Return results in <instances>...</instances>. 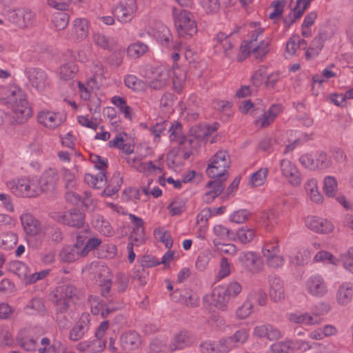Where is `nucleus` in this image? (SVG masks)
Wrapping results in <instances>:
<instances>
[{"label": "nucleus", "mask_w": 353, "mask_h": 353, "mask_svg": "<svg viewBox=\"0 0 353 353\" xmlns=\"http://www.w3.org/2000/svg\"><path fill=\"white\" fill-rule=\"evenodd\" d=\"M5 104L12 112L11 118L8 114L3 112V122L10 125L22 124L32 114V110L27 100L26 94L18 88H15L4 99Z\"/></svg>", "instance_id": "obj_1"}, {"label": "nucleus", "mask_w": 353, "mask_h": 353, "mask_svg": "<svg viewBox=\"0 0 353 353\" xmlns=\"http://www.w3.org/2000/svg\"><path fill=\"white\" fill-rule=\"evenodd\" d=\"M172 13L175 27L180 37H192L197 32L196 23L192 12L174 7Z\"/></svg>", "instance_id": "obj_2"}, {"label": "nucleus", "mask_w": 353, "mask_h": 353, "mask_svg": "<svg viewBox=\"0 0 353 353\" xmlns=\"http://www.w3.org/2000/svg\"><path fill=\"white\" fill-rule=\"evenodd\" d=\"M206 169L207 175L212 179L224 177L228 179V170L230 166V157L226 150H219L209 159Z\"/></svg>", "instance_id": "obj_3"}, {"label": "nucleus", "mask_w": 353, "mask_h": 353, "mask_svg": "<svg viewBox=\"0 0 353 353\" xmlns=\"http://www.w3.org/2000/svg\"><path fill=\"white\" fill-rule=\"evenodd\" d=\"M51 217L63 225L77 229L84 228L87 225L84 212L76 208L69 209L64 212H54Z\"/></svg>", "instance_id": "obj_4"}, {"label": "nucleus", "mask_w": 353, "mask_h": 353, "mask_svg": "<svg viewBox=\"0 0 353 353\" xmlns=\"http://www.w3.org/2000/svg\"><path fill=\"white\" fill-rule=\"evenodd\" d=\"M299 161L303 167L311 170H325L332 164L330 158L324 152L303 154Z\"/></svg>", "instance_id": "obj_5"}, {"label": "nucleus", "mask_w": 353, "mask_h": 353, "mask_svg": "<svg viewBox=\"0 0 353 353\" xmlns=\"http://www.w3.org/2000/svg\"><path fill=\"white\" fill-rule=\"evenodd\" d=\"M136 0H121L112 9V14L119 21L130 22L137 11Z\"/></svg>", "instance_id": "obj_6"}, {"label": "nucleus", "mask_w": 353, "mask_h": 353, "mask_svg": "<svg viewBox=\"0 0 353 353\" xmlns=\"http://www.w3.org/2000/svg\"><path fill=\"white\" fill-rule=\"evenodd\" d=\"M10 22L21 28L32 26L35 21V15L31 10L26 8H19L8 13Z\"/></svg>", "instance_id": "obj_7"}, {"label": "nucleus", "mask_w": 353, "mask_h": 353, "mask_svg": "<svg viewBox=\"0 0 353 353\" xmlns=\"http://www.w3.org/2000/svg\"><path fill=\"white\" fill-rule=\"evenodd\" d=\"M241 264L253 274L259 272L263 268L261 258L254 252H243L239 256Z\"/></svg>", "instance_id": "obj_8"}, {"label": "nucleus", "mask_w": 353, "mask_h": 353, "mask_svg": "<svg viewBox=\"0 0 353 353\" xmlns=\"http://www.w3.org/2000/svg\"><path fill=\"white\" fill-rule=\"evenodd\" d=\"M307 292L313 296L323 297L327 292V286L323 278L319 275H312L305 282Z\"/></svg>", "instance_id": "obj_9"}, {"label": "nucleus", "mask_w": 353, "mask_h": 353, "mask_svg": "<svg viewBox=\"0 0 353 353\" xmlns=\"http://www.w3.org/2000/svg\"><path fill=\"white\" fill-rule=\"evenodd\" d=\"M26 74L31 85L39 92L44 90L48 85L47 75L40 68H28L26 70Z\"/></svg>", "instance_id": "obj_10"}, {"label": "nucleus", "mask_w": 353, "mask_h": 353, "mask_svg": "<svg viewBox=\"0 0 353 353\" xmlns=\"http://www.w3.org/2000/svg\"><path fill=\"white\" fill-rule=\"evenodd\" d=\"M90 325V316L88 313H83L79 321L72 327L69 333V339L72 341L81 339L88 332Z\"/></svg>", "instance_id": "obj_11"}, {"label": "nucleus", "mask_w": 353, "mask_h": 353, "mask_svg": "<svg viewBox=\"0 0 353 353\" xmlns=\"http://www.w3.org/2000/svg\"><path fill=\"white\" fill-rule=\"evenodd\" d=\"M172 301L184 303L190 307H196L199 303V296L192 290L188 288L176 289L170 294Z\"/></svg>", "instance_id": "obj_12"}, {"label": "nucleus", "mask_w": 353, "mask_h": 353, "mask_svg": "<svg viewBox=\"0 0 353 353\" xmlns=\"http://www.w3.org/2000/svg\"><path fill=\"white\" fill-rule=\"evenodd\" d=\"M203 353H228L232 347L231 339H221L218 342L205 341L200 345Z\"/></svg>", "instance_id": "obj_13"}, {"label": "nucleus", "mask_w": 353, "mask_h": 353, "mask_svg": "<svg viewBox=\"0 0 353 353\" xmlns=\"http://www.w3.org/2000/svg\"><path fill=\"white\" fill-rule=\"evenodd\" d=\"M280 166L283 175L291 185L297 186L301 184V174L294 164L289 160L283 159L280 162Z\"/></svg>", "instance_id": "obj_14"}, {"label": "nucleus", "mask_w": 353, "mask_h": 353, "mask_svg": "<svg viewBox=\"0 0 353 353\" xmlns=\"http://www.w3.org/2000/svg\"><path fill=\"white\" fill-rule=\"evenodd\" d=\"M58 180L57 172L56 170L50 168L46 170L41 175L39 181V189L40 193L52 192Z\"/></svg>", "instance_id": "obj_15"}, {"label": "nucleus", "mask_w": 353, "mask_h": 353, "mask_svg": "<svg viewBox=\"0 0 353 353\" xmlns=\"http://www.w3.org/2000/svg\"><path fill=\"white\" fill-rule=\"evenodd\" d=\"M270 285L269 295L274 302H279L285 297V289L283 283L276 275L271 274L268 276Z\"/></svg>", "instance_id": "obj_16"}, {"label": "nucleus", "mask_w": 353, "mask_h": 353, "mask_svg": "<svg viewBox=\"0 0 353 353\" xmlns=\"http://www.w3.org/2000/svg\"><path fill=\"white\" fill-rule=\"evenodd\" d=\"M305 225L309 229L318 233H328L333 229L330 221L316 216H307Z\"/></svg>", "instance_id": "obj_17"}, {"label": "nucleus", "mask_w": 353, "mask_h": 353, "mask_svg": "<svg viewBox=\"0 0 353 353\" xmlns=\"http://www.w3.org/2000/svg\"><path fill=\"white\" fill-rule=\"evenodd\" d=\"M78 294V289L74 285L69 283L59 285L52 292V299L66 301H70L72 299L77 297Z\"/></svg>", "instance_id": "obj_18"}, {"label": "nucleus", "mask_w": 353, "mask_h": 353, "mask_svg": "<svg viewBox=\"0 0 353 353\" xmlns=\"http://www.w3.org/2000/svg\"><path fill=\"white\" fill-rule=\"evenodd\" d=\"M37 121L39 123L50 129L56 128L63 121L62 118L59 117V113L50 111L40 112L37 116Z\"/></svg>", "instance_id": "obj_19"}, {"label": "nucleus", "mask_w": 353, "mask_h": 353, "mask_svg": "<svg viewBox=\"0 0 353 353\" xmlns=\"http://www.w3.org/2000/svg\"><path fill=\"white\" fill-rule=\"evenodd\" d=\"M194 341L192 335L188 331H181L174 336L170 345V350L172 352L183 349L192 345Z\"/></svg>", "instance_id": "obj_20"}, {"label": "nucleus", "mask_w": 353, "mask_h": 353, "mask_svg": "<svg viewBox=\"0 0 353 353\" xmlns=\"http://www.w3.org/2000/svg\"><path fill=\"white\" fill-rule=\"evenodd\" d=\"M83 256L81 248L74 244L64 246L59 254L60 261L65 263H72Z\"/></svg>", "instance_id": "obj_21"}, {"label": "nucleus", "mask_w": 353, "mask_h": 353, "mask_svg": "<svg viewBox=\"0 0 353 353\" xmlns=\"http://www.w3.org/2000/svg\"><path fill=\"white\" fill-rule=\"evenodd\" d=\"M212 299L216 308L222 310H226L230 297L225 290V286L219 285L214 288L212 294Z\"/></svg>", "instance_id": "obj_22"}, {"label": "nucleus", "mask_w": 353, "mask_h": 353, "mask_svg": "<svg viewBox=\"0 0 353 353\" xmlns=\"http://www.w3.org/2000/svg\"><path fill=\"white\" fill-rule=\"evenodd\" d=\"M254 334L258 338H267L270 341L276 340L281 336L280 331L271 325L256 326L254 328Z\"/></svg>", "instance_id": "obj_23"}, {"label": "nucleus", "mask_w": 353, "mask_h": 353, "mask_svg": "<svg viewBox=\"0 0 353 353\" xmlns=\"http://www.w3.org/2000/svg\"><path fill=\"white\" fill-rule=\"evenodd\" d=\"M21 221L26 233L34 236L37 234L41 229L40 222L30 214L21 216Z\"/></svg>", "instance_id": "obj_24"}, {"label": "nucleus", "mask_w": 353, "mask_h": 353, "mask_svg": "<svg viewBox=\"0 0 353 353\" xmlns=\"http://www.w3.org/2000/svg\"><path fill=\"white\" fill-rule=\"evenodd\" d=\"M353 297V284L352 283H342L336 293L337 302L341 305H346Z\"/></svg>", "instance_id": "obj_25"}, {"label": "nucleus", "mask_w": 353, "mask_h": 353, "mask_svg": "<svg viewBox=\"0 0 353 353\" xmlns=\"http://www.w3.org/2000/svg\"><path fill=\"white\" fill-rule=\"evenodd\" d=\"M107 172H99L97 175L86 174L84 177L85 182L95 189H100L107 183Z\"/></svg>", "instance_id": "obj_26"}, {"label": "nucleus", "mask_w": 353, "mask_h": 353, "mask_svg": "<svg viewBox=\"0 0 353 353\" xmlns=\"http://www.w3.org/2000/svg\"><path fill=\"white\" fill-rule=\"evenodd\" d=\"M123 183V178L121 176L120 172L114 174L110 179V184L107 185L101 193L103 196H111L116 194L120 189Z\"/></svg>", "instance_id": "obj_27"}, {"label": "nucleus", "mask_w": 353, "mask_h": 353, "mask_svg": "<svg viewBox=\"0 0 353 353\" xmlns=\"http://www.w3.org/2000/svg\"><path fill=\"white\" fill-rule=\"evenodd\" d=\"M74 30L78 40H83L88 34V22L85 19H76L73 22Z\"/></svg>", "instance_id": "obj_28"}, {"label": "nucleus", "mask_w": 353, "mask_h": 353, "mask_svg": "<svg viewBox=\"0 0 353 353\" xmlns=\"http://www.w3.org/2000/svg\"><path fill=\"white\" fill-rule=\"evenodd\" d=\"M158 74V77L149 83V88L152 90H162L168 83L169 74L167 70L162 69L159 72Z\"/></svg>", "instance_id": "obj_29"}, {"label": "nucleus", "mask_w": 353, "mask_h": 353, "mask_svg": "<svg viewBox=\"0 0 353 353\" xmlns=\"http://www.w3.org/2000/svg\"><path fill=\"white\" fill-rule=\"evenodd\" d=\"M10 270L26 283L30 272L28 267L24 263L21 261H14L11 263L10 265Z\"/></svg>", "instance_id": "obj_30"}, {"label": "nucleus", "mask_w": 353, "mask_h": 353, "mask_svg": "<svg viewBox=\"0 0 353 353\" xmlns=\"http://www.w3.org/2000/svg\"><path fill=\"white\" fill-rule=\"evenodd\" d=\"M290 321L298 324L314 325L318 323L317 320H314V317L308 313L295 314L292 313L288 316Z\"/></svg>", "instance_id": "obj_31"}, {"label": "nucleus", "mask_w": 353, "mask_h": 353, "mask_svg": "<svg viewBox=\"0 0 353 353\" xmlns=\"http://www.w3.org/2000/svg\"><path fill=\"white\" fill-rule=\"evenodd\" d=\"M182 125L179 122L172 123L169 121L168 125L167 134H170L169 137L172 141H176L180 144L183 143V138L181 137Z\"/></svg>", "instance_id": "obj_32"}, {"label": "nucleus", "mask_w": 353, "mask_h": 353, "mask_svg": "<svg viewBox=\"0 0 353 353\" xmlns=\"http://www.w3.org/2000/svg\"><path fill=\"white\" fill-rule=\"evenodd\" d=\"M154 236L159 241L163 243L167 249H170L173 245V240L168 231L162 228H157L154 230Z\"/></svg>", "instance_id": "obj_33"}, {"label": "nucleus", "mask_w": 353, "mask_h": 353, "mask_svg": "<svg viewBox=\"0 0 353 353\" xmlns=\"http://www.w3.org/2000/svg\"><path fill=\"white\" fill-rule=\"evenodd\" d=\"M26 179H19L12 180L7 183V187L11 190L12 192L18 196H22V194H26L25 189L27 187Z\"/></svg>", "instance_id": "obj_34"}, {"label": "nucleus", "mask_w": 353, "mask_h": 353, "mask_svg": "<svg viewBox=\"0 0 353 353\" xmlns=\"http://www.w3.org/2000/svg\"><path fill=\"white\" fill-rule=\"evenodd\" d=\"M213 179L214 180H211L207 183L205 188H211L209 192L218 197L223 192L225 188L224 182L227 179H224V177L215 178Z\"/></svg>", "instance_id": "obj_35"}, {"label": "nucleus", "mask_w": 353, "mask_h": 353, "mask_svg": "<svg viewBox=\"0 0 353 353\" xmlns=\"http://www.w3.org/2000/svg\"><path fill=\"white\" fill-rule=\"evenodd\" d=\"M78 71V67L74 63H68L60 67L59 76L64 81L74 78Z\"/></svg>", "instance_id": "obj_36"}, {"label": "nucleus", "mask_w": 353, "mask_h": 353, "mask_svg": "<svg viewBox=\"0 0 353 353\" xmlns=\"http://www.w3.org/2000/svg\"><path fill=\"white\" fill-rule=\"evenodd\" d=\"M186 199H175L168 206L170 215L177 216L181 214L186 210Z\"/></svg>", "instance_id": "obj_37"}, {"label": "nucleus", "mask_w": 353, "mask_h": 353, "mask_svg": "<svg viewBox=\"0 0 353 353\" xmlns=\"http://www.w3.org/2000/svg\"><path fill=\"white\" fill-rule=\"evenodd\" d=\"M70 17L65 12H57L53 14L52 22L55 28L59 30H63L68 25Z\"/></svg>", "instance_id": "obj_38"}, {"label": "nucleus", "mask_w": 353, "mask_h": 353, "mask_svg": "<svg viewBox=\"0 0 353 353\" xmlns=\"http://www.w3.org/2000/svg\"><path fill=\"white\" fill-rule=\"evenodd\" d=\"M148 50V46L141 42L130 44L127 50L128 56L136 59L144 54Z\"/></svg>", "instance_id": "obj_39"}, {"label": "nucleus", "mask_w": 353, "mask_h": 353, "mask_svg": "<svg viewBox=\"0 0 353 353\" xmlns=\"http://www.w3.org/2000/svg\"><path fill=\"white\" fill-rule=\"evenodd\" d=\"M337 181L335 177L327 176L324 179L323 191L328 197H334L337 191Z\"/></svg>", "instance_id": "obj_40"}, {"label": "nucleus", "mask_w": 353, "mask_h": 353, "mask_svg": "<svg viewBox=\"0 0 353 353\" xmlns=\"http://www.w3.org/2000/svg\"><path fill=\"white\" fill-rule=\"evenodd\" d=\"M26 308L32 310V312H30L31 314L37 313L43 314L46 311L43 301L39 297L32 298L26 305Z\"/></svg>", "instance_id": "obj_41"}, {"label": "nucleus", "mask_w": 353, "mask_h": 353, "mask_svg": "<svg viewBox=\"0 0 353 353\" xmlns=\"http://www.w3.org/2000/svg\"><path fill=\"white\" fill-rule=\"evenodd\" d=\"M253 310V302L247 297L243 303L236 310V316L239 319H245L248 317Z\"/></svg>", "instance_id": "obj_42"}, {"label": "nucleus", "mask_w": 353, "mask_h": 353, "mask_svg": "<svg viewBox=\"0 0 353 353\" xmlns=\"http://www.w3.org/2000/svg\"><path fill=\"white\" fill-rule=\"evenodd\" d=\"M269 45V42L261 41L257 46L250 48V54L253 53L256 59L262 60L270 51Z\"/></svg>", "instance_id": "obj_43"}, {"label": "nucleus", "mask_w": 353, "mask_h": 353, "mask_svg": "<svg viewBox=\"0 0 353 353\" xmlns=\"http://www.w3.org/2000/svg\"><path fill=\"white\" fill-rule=\"evenodd\" d=\"M261 219L268 230H270L277 222V213L274 210L263 211Z\"/></svg>", "instance_id": "obj_44"}, {"label": "nucleus", "mask_w": 353, "mask_h": 353, "mask_svg": "<svg viewBox=\"0 0 353 353\" xmlns=\"http://www.w3.org/2000/svg\"><path fill=\"white\" fill-rule=\"evenodd\" d=\"M234 233L235 237L242 243H249L255 236L254 230L251 228H241Z\"/></svg>", "instance_id": "obj_45"}, {"label": "nucleus", "mask_w": 353, "mask_h": 353, "mask_svg": "<svg viewBox=\"0 0 353 353\" xmlns=\"http://www.w3.org/2000/svg\"><path fill=\"white\" fill-rule=\"evenodd\" d=\"M214 233L216 236L221 239L232 240L235 239V233L232 230L225 228V226L219 224L216 225L213 229Z\"/></svg>", "instance_id": "obj_46"}, {"label": "nucleus", "mask_w": 353, "mask_h": 353, "mask_svg": "<svg viewBox=\"0 0 353 353\" xmlns=\"http://www.w3.org/2000/svg\"><path fill=\"white\" fill-rule=\"evenodd\" d=\"M262 252L265 257H270V256L279 254V247L278 240L274 238L266 242L262 248Z\"/></svg>", "instance_id": "obj_47"}, {"label": "nucleus", "mask_w": 353, "mask_h": 353, "mask_svg": "<svg viewBox=\"0 0 353 353\" xmlns=\"http://www.w3.org/2000/svg\"><path fill=\"white\" fill-rule=\"evenodd\" d=\"M268 173V168H261L252 174L250 178V183L252 186L257 187L262 185L266 179Z\"/></svg>", "instance_id": "obj_48"}, {"label": "nucleus", "mask_w": 353, "mask_h": 353, "mask_svg": "<svg viewBox=\"0 0 353 353\" xmlns=\"http://www.w3.org/2000/svg\"><path fill=\"white\" fill-rule=\"evenodd\" d=\"M129 219L134 225L130 234H145L143 220L132 214H129Z\"/></svg>", "instance_id": "obj_49"}, {"label": "nucleus", "mask_w": 353, "mask_h": 353, "mask_svg": "<svg viewBox=\"0 0 353 353\" xmlns=\"http://www.w3.org/2000/svg\"><path fill=\"white\" fill-rule=\"evenodd\" d=\"M199 3L207 14H214L220 8L219 0H199Z\"/></svg>", "instance_id": "obj_50"}, {"label": "nucleus", "mask_w": 353, "mask_h": 353, "mask_svg": "<svg viewBox=\"0 0 353 353\" xmlns=\"http://www.w3.org/2000/svg\"><path fill=\"white\" fill-rule=\"evenodd\" d=\"M132 278L134 280L138 281L139 286H143L148 280L149 274L146 269L139 266L134 269Z\"/></svg>", "instance_id": "obj_51"}, {"label": "nucleus", "mask_w": 353, "mask_h": 353, "mask_svg": "<svg viewBox=\"0 0 353 353\" xmlns=\"http://www.w3.org/2000/svg\"><path fill=\"white\" fill-rule=\"evenodd\" d=\"M286 5L285 0H276L272 3L273 7V11L269 14L270 19H275L277 17H281L284 10V8Z\"/></svg>", "instance_id": "obj_52"}, {"label": "nucleus", "mask_w": 353, "mask_h": 353, "mask_svg": "<svg viewBox=\"0 0 353 353\" xmlns=\"http://www.w3.org/2000/svg\"><path fill=\"white\" fill-rule=\"evenodd\" d=\"M82 229V231L77 233L76 243H74V245H78L80 249L83 248L87 240L91 236V230L88 224Z\"/></svg>", "instance_id": "obj_53"}, {"label": "nucleus", "mask_w": 353, "mask_h": 353, "mask_svg": "<svg viewBox=\"0 0 353 353\" xmlns=\"http://www.w3.org/2000/svg\"><path fill=\"white\" fill-rule=\"evenodd\" d=\"M250 301L257 302L259 305H264L266 303L267 296L265 292L261 289L250 292L247 296Z\"/></svg>", "instance_id": "obj_54"}, {"label": "nucleus", "mask_w": 353, "mask_h": 353, "mask_svg": "<svg viewBox=\"0 0 353 353\" xmlns=\"http://www.w3.org/2000/svg\"><path fill=\"white\" fill-rule=\"evenodd\" d=\"M94 43L103 50H111L110 40L104 34L95 33L93 35Z\"/></svg>", "instance_id": "obj_55"}, {"label": "nucleus", "mask_w": 353, "mask_h": 353, "mask_svg": "<svg viewBox=\"0 0 353 353\" xmlns=\"http://www.w3.org/2000/svg\"><path fill=\"white\" fill-rule=\"evenodd\" d=\"M19 345L26 351H34L37 348V339L33 338H22L17 339Z\"/></svg>", "instance_id": "obj_56"}, {"label": "nucleus", "mask_w": 353, "mask_h": 353, "mask_svg": "<svg viewBox=\"0 0 353 353\" xmlns=\"http://www.w3.org/2000/svg\"><path fill=\"white\" fill-rule=\"evenodd\" d=\"M88 301L91 305V311L94 315H98L101 313L104 304L97 296L90 295L88 297Z\"/></svg>", "instance_id": "obj_57"}, {"label": "nucleus", "mask_w": 353, "mask_h": 353, "mask_svg": "<svg viewBox=\"0 0 353 353\" xmlns=\"http://www.w3.org/2000/svg\"><path fill=\"white\" fill-rule=\"evenodd\" d=\"M139 262L142 268H152L160 265V261L154 256L143 255Z\"/></svg>", "instance_id": "obj_58"}, {"label": "nucleus", "mask_w": 353, "mask_h": 353, "mask_svg": "<svg viewBox=\"0 0 353 353\" xmlns=\"http://www.w3.org/2000/svg\"><path fill=\"white\" fill-rule=\"evenodd\" d=\"M156 37L162 46L169 47L172 36L168 28L163 27L161 32L157 33Z\"/></svg>", "instance_id": "obj_59"}, {"label": "nucleus", "mask_w": 353, "mask_h": 353, "mask_svg": "<svg viewBox=\"0 0 353 353\" xmlns=\"http://www.w3.org/2000/svg\"><path fill=\"white\" fill-rule=\"evenodd\" d=\"M301 17H302V14L300 12H298L297 10H294V8H292L290 12L283 19L285 30L289 29L290 27L294 23H295L297 19H300Z\"/></svg>", "instance_id": "obj_60"}, {"label": "nucleus", "mask_w": 353, "mask_h": 353, "mask_svg": "<svg viewBox=\"0 0 353 353\" xmlns=\"http://www.w3.org/2000/svg\"><path fill=\"white\" fill-rule=\"evenodd\" d=\"M90 161L94 164V168L100 172H107L106 168H108V160L107 159L102 158L101 156L97 154H91Z\"/></svg>", "instance_id": "obj_61"}, {"label": "nucleus", "mask_w": 353, "mask_h": 353, "mask_svg": "<svg viewBox=\"0 0 353 353\" xmlns=\"http://www.w3.org/2000/svg\"><path fill=\"white\" fill-rule=\"evenodd\" d=\"M101 243V240L98 237H89L82 250L85 256L90 251L97 248Z\"/></svg>", "instance_id": "obj_62"}, {"label": "nucleus", "mask_w": 353, "mask_h": 353, "mask_svg": "<svg viewBox=\"0 0 353 353\" xmlns=\"http://www.w3.org/2000/svg\"><path fill=\"white\" fill-rule=\"evenodd\" d=\"M249 215L250 212L247 210H239L231 214L230 219L232 222L242 223L248 219Z\"/></svg>", "instance_id": "obj_63"}, {"label": "nucleus", "mask_w": 353, "mask_h": 353, "mask_svg": "<svg viewBox=\"0 0 353 353\" xmlns=\"http://www.w3.org/2000/svg\"><path fill=\"white\" fill-rule=\"evenodd\" d=\"M63 345L59 341H54L50 345L39 348V353H63Z\"/></svg>", "instance_id": "obj_64"}]
</instances>
